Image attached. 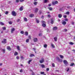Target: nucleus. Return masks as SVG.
Here are the masks:
<instances>
[{"mask_svg": "<svg viewBox=\"0 0 75 75\" xmlns=\"http://www.w3.org/2000/svg\"><path fill=\"white\" fill-rule=\"evenodd\" d=\"M63 62L65 65V67H67V66H68V63L67 61L66 60H64L63 61Z\"/></svg>", "mask_w": 75, "mask_h": 75, "instance_id": "nucleus-1", "label": "nucleus"}, {"mask_svg": "<svg viewBox=\"0 0 75 75\" xmlns=\"http://www.w3.org/2000/svg\"><path fill=\"white\" fill-rule=\"evenodd\" d=\"M11 13L12 15V16H16V15H17L16 13L14 11H12Z\"/></svg>", "mask_w": 75, "mask_h": 75, "instance_id": "nucleus-2", "label": "nucleus"}, {"mask_svg": "<svg viewBox=\"0 0 75 75\" xmlns=\"http://www.w3.org/2000/svg\"><path fill=\"white\" fill-rule=\"evenodd\" d=\"M2 43H4V44H6L7 42V39H4V40L2 41Z\"/></svg>", "mask_w": 75, "mask_h": 75, "instance_id": "nucleus-3", "label": "nucleus"}, {"mask_svg": "<svg viewBox=\"0 0 75 75\" xmlns=\"http://www.w3.org/2000/svg\"><path fill=\"white\" fill-rule=\"evenodd\" d=\"M58 1H56L55 2L53 1L52 2V5H55V4H58Z\"/></svg>", "mask_w": 75, "mask_h": 75, "instance_id": "nucleus-4", "label": "nucleus"}, {"mask_svg": "<svg viewBox=\"0 0 75 75\" xmlns=\"http://www.w3.org/2000/svg\"><path fill=\"white\" fill-rule=\"evenodd\" d=\"M57 58L59 62H62V59H59V57H57Z\"/></svg>", "mask_w": 75, "mask_h": 75, "instance_id": "nucleus-5", "label": "nucleus"}, {"mask_svg": "<svg viewBox=\"0 0 75 75\" xmlns=\"http://www.w3.org/2000/svg\"><path fill=\"white\" fill-rule=\"evenodd\" d=\"M44 62V58H42L41 60H40V62L41 64L43 63Z\"/></svg>", "mask_w": 75, "mask_h": 75, "instance_id": "nucleus-6", "label": "nucleus"}, {"mask_svg": "<svg viewBox=\"0 0 75 75\" xmlns=\"http://www.w3.org/2000/svg\"><path fill=\"white\" fill-rule=\"evenodd\" d=\"M15 31V29L14 28H13L11 29V32L12 34H13V32Z\"/></svg>", "mask_w": 75, "mask_h": 75, "instance_id": "nucleus-7", "label": "nucleus"}, {"mask_svg": "<svg viewBox=\"0 0 75 75\" xmlns=\"http://www.w3.org/2000/svg\"><path fill=\"white\" fill-rule=\"evenodd\" d=\"M58 29L57 27L55 26L53 27V30H57Z\"/></svg>", "mask_w": 75, "mask_h": 75, "instance_id": "nucleus-8", "label": "nucleus"}, {"mask_svg": "<svg viewBox=\"0 0 75 75\" xmlns=\"http://www.w3.org/2000/svg\"><path fill=\"white\" fill-rule=\"evenodd\" d=\"M7 49L8 51H11V49L10 48V47L8 46L7 47Z\"/></svg>", "mask_w": 75, "mask_h": 75, "instance_id": "nucleus-9", "label": "nucleus"}, {"mask_svg": "<svg viewBox=\"0 0 75 75\" xmlns=\"http://www.w3.org/2000/svg\"><path fill=\"white\" fill-rule=\"evenodd\" d=\"M1 50L2 52H3L4 53H5V52H6V50L5 49H1Z\"/></svg>", "mask_w": 75, "mask_h": 75, "instance_id": "nucleus-10", "label": "nucleus"}, {"mask_svg": "<svg viewBox=\"0 0 75 75\" xmlns=\"http://www.w3.org/2000/svg\"><path fill=\"white\" fill-rule=\"evenodd\" d=\"M35 56V55L34 54H30L29 57H34Z\"/></svg>", "mask_w": 75, "mask_h": 75, "instance_id": "nucleus-11", "label": "nucleus"}, {"mask_svg": "<svg viewBox=\"0 0 75 75\" xmlns=\"http://www.w3.org/2000/svg\"><path fill=\"white\" fill-rule=\"evenodd\" d=\"M38 40V39H37V38H34L33 39L34 42H37V41Z\"/></svg>", "mask_w": 75, "mask_h": 75, "instance_id": "nucleus-12", "label": "nucleus"}, {"mask_svg": "<svg viewBox=\"0 0 75 75\" xmlns=\"http://www.w3.org/2000/svg\"><path fill=\"white\" fill-rule=\"evenodd\" d=\"M34 14H30V15H29V17H34Z\"/></svg>", "mask_w": 75, "mask_h": 75, "instance_id": "nucleus-13", "label": "nucleus"}, {"mask_svg": "<svg viewBox=\"0 0 75 75\" xmlns=\"http://www.w3.org/2000/svg\"><path fill=\"white\" fill-rule=\"evenodd\" d=\"M62 24L63 25H65V24H67V22L65 21H64L62 22Z\"/></svg>", "mask_w": 75, "mask_h": 75, "instance_id": "nucleus-14", "label": "nucleus"}, {"mask_svg": "<svg viewBox=\"0 0 75 75\" xmlns=\"http://www.w3.org/2000/svg\"><path fill=\"white\" fill-rule=\"evenodd\" d=\"M38 8H36L35 10V13H37L38 12Z\"/></svg>", "mask_w": 75, "mask_h": 75, "instance_id": "nucleus-15", "label": "nucleus"}, {"mask_svg": "<svg viewBox=\"0 0 75 75\" xmlns=\"http://www.w3.org/2000/svg\"><path fill=\"white\" fill-rule=\"evenodd\" d=\"M23 6H21L20 8H19V10H20V11H22L23 10Z\"/></svg>", "mask_w": 75, "mask_h": 75, "instance_id": "nucleus-16", "label": "nucleus"}, {"mask_svg": "<svg viewBox=\"0 0 75 75\" xmlns=\"http://www.w3.org/2000/svg\"><path fill=\"white\" fill-rule=\"evenodd\" d=\"M25 35H26V36H28V33L27 32H25Z\"/></svg>", "mask_w": 75, "mask_h": 75, "instance_id": "nucleus-17", "label": "nucleus"}, {"mask_svg": "<svg viewBox=\"0 0 75 75\" xmlns=\"http://www.w3.org/2000/svg\"><path fill=\"white\" fill-rule=\"evenodd\" d=\"M42 26L43 27H46V24H45V23L42 24Z\"/></svg>", "mask_w": 75, "mask_h": 75, "instance_id": "nucleus-18", "label": "nucleus"}, {"mask_svg": "<svg viewBox=\"0 0 75 75\" xmlns=\"http://www.w3.org/2000/svg\"><path fill=\"white\" fill-rule=\"evenodd\" d=\"M32 61H33L32 59L29 60L28 62V64H30V62H31Z\"/></svg>", "mask_w": 75, "mask_h": 75, "instance_id": "nucleus-19", "label": "nucleus"}, {"mask_svg": "<svg viewBox=\"0 0 75 75\" xmlns=\"http://www.w3.org/2000/svg\"><path fill=\"white\" fill-rule=\"evenodd\" d=\"M43 47H44V48H47V44L44 45Z\"/></svg>", "mask_w": 75, "mask_h": 75, "instance_id": "nucleus-20", "label": "nucleus"}, {"mask_svg": "<svg viewBox=\"0 0 75 75\" xmlns=\"http://www.w3.org/2000/svg\"><path fill=\"white\" fill-rule=\"evenodd\" d=\"M51 46H52V48H55V46H54V45L52 43L51 44Z\"/></svg>", "mask_w": 75, "mask_h": 75, "instance_id": "nucleus-21", "label": "nucleus"}, {"mask_svg": "<svg viewBox=\"0 0 75 75\" xmlns=\"http://www.w3.org/2000/svg\"><path fill=\"white\" fill-rule=\"evenodd\" d=\"M54 39L55 41H57V37H54Z\"/></svg>", "mask_w": 75, "mask_h": 75, "instance_id": "nucleus-22", "label": "nucleus"}, {"mask_svg": "<svg viewBox=\"0 0 75 75\" xmlns=\"http://www.w3.org/2000/svg\"><path fill=\"white\" fill-rule=\"evenodd\" d=\"M58 17L59 18H61L62 17V15L61 14H59L58 16Z\"/></svg>", "mask_w": 75, "mask_h": 75, "instance_id": "nucleus-23", "label": "nucleus"}, {"mask_svg": "<svg viewBox=\"0 0 75 75\" xmlns=\"http://www.w3.org/2000/svg\"><path fill=\"white\" fill-rule=\"evenodd\" d=\"M74 65V63H71V64L70 65V67H72V66H73Z\"/></svg>", "mask_w": 75, "mask_h": 75, "instance_id": "nucleus-24", "label": "nucleus"}, {"mask_svg": "<svg viewBox=\"0 0 75 75\" xmlns=\"http://www.w3.org/2000/svg\"><path fill=\"white\" fill-rule=\"evenodd\" d=\"M59 56L61 58H62V59H63V58H64V56H63L60 55H59Z\"/></svg>", "mask_w": 75, "mask_h": 75, "instance_id": "nucleus-25", "label": "nucleus"}, {"mask_svg": "<svg viewBox=\"0 0 75 75\" xmlns=\"http://www.w3.org/2000/svg\"><path fill=\"white\" fill-rule=\"evenodd\" d=\"M24 21H27V19L26 18H24Z\"/></svg>", "mask_w": 75, "mask_h": 75, "instance_id": "nucleus-26", "label": "nucleus"}, {"mask_svg": "<svg viewBox=\"0 0 75 75\" xmlns=\"http://www.w3.org/2000/svg\"><path fill=\"white\" fill-rule=\"evenodd\" d=\"M14 55H18V53L17 52H15L14 54Z\"/></svg>", "mask_w": 75, "mask_h": 75, "instance_id": "nucleus-27", "label": "nucleus"}, {"mask_svg": "<svg viewBox=\"0 0 75 75\" xmlns=\"http://www.w3.org/2000/svg\"><path fill=\"white\" fill-rule=\"evenodd\" d=\"M41 67L43 68H45V65H44V64H41Z\"/></svg>", "mask_w": 75, "mask_h": 75, "instance_id": "nucleus-28", "label": "nucleus"}, {"mask_svg": "<svg viewBox=\"0 0 75 75\" xmlns=\"http://www.w3.org/2000/svg\"><path fill=\"white\" fill-rule=\"evenodd\" d=\"M69 44L70 45H74V43L72 42H71L69 43Z\"/></svg>", "mask_w": 75, "mask_h": 75, "instance_id": "nucleus-29", "label": "nucleus"}, {"mask_svg": "<svg viewBox=\"0 0 75 75\" xmlns=\"http://www.w3.org/2000/svg\"><path fill=\"white\" fill-rule=\"evenodd\" d=\"M50 10V11H52V8L51 7H50L48 8Z\"/></svg>", "mask_w": 75, "mask_h": 75, "instance_id": "nucleus-30", "label": "nucleus"}, {"mask_svg": "<svg viewBox=\"0 0 75 75\" xmlns=\"http://www.w3.org/2000/svg\"><path fill=\"white\" fill-rule=\"evenodd\" d=\"M17 49L18 50V51H20V47L18 46L17 47Z\"/></svg>", "mask_w": 75, "mask_h": 75, "instance_id": "nucleus-31", "label": "nucleus"}, {"mask_svg": "<svg viewBox=\"0 0 75 75\" xmlns=\"http://www.w3.org/2000/svg\"><path fill=\"white\" fill-rule=\"evenodd\" d=\"M8 23L9 24H12V23H13V22L11 21H10L9 22H8Z\"/></svg>", "mask_w": 75, "mask_h": 75, "instance_id": "nucleus-32", "label": "nucleus"}, {"mask_svg": "<svg viewBox=\"0 0 75 75\" xmlns=\"http://www.w3.org/2000/svg\"><path fill=\"white\" fill-rule=\"evenodd\" d=\"M37 3H38L37 2H35L34 3V5H37Z\"/></svg>", "mask_w": 75, "mask_h": 75, "instance_id": "nucleus-33", "label": "nucleus"}, {"mask_svg": "<svg viewBox=\"0 0 75 75\" xmlns=\"http://www.w3.org/2000/svg\"><path fill=\"white\" fill-rule=\"evenodd\" d=\"M2 29H3V30H6V28L5 27H3L2 28Z\"/></svg>", "mask_w": 75, "mask_h": 75, "instance_id": "nucleus-34", "label": "nucleus"}, {"mask_svg": "<svg viewBox=\"0 0 75 75\" xmlns=\"http://www.w3.org/2000/svg\"><path fill=\"white\" fill-rule=\"evenodd\" d=\"M0 24L2 25H4V23H3V22H0Z\"/></svg>", "mask_w": 75, "mask_h": 75, "instance_id": "nucleus-35", "label": "nucleus"}, {"mask_svg": "<svg viewBox=\"0 0 75 75\" xmlns=\"http://www.w3.org/2000/svg\"><path fill=\"white\" fill-rule=\"evenodd\" d=\"M26 42H29V39H28L26 40Z\"/></svg>", "mask_w": 75, "mask_h": 75, "instance_id": "nucleus-36", "label": "nucleus"}, {"mask_svg": "<svg viewBox=\"0 0 75 75\" xmlns=\"http://www.w3.org/2000/svg\"><path fill=\"white\" fill-rule=\"evenodd\" d=\"M20 33L21 34H23L24 33V31H21Z\"/></svg>", "mask_w": 75, "mask_h": 75, "instance_id": "nucleus-37", "label": "nucleus"}, {"mask_svg": "<svg viewBox=\"0 0 75 75\" xmlns=\"http://www.w3.org/2000/svg\"><path fill=\"white\" fill-rule=\"evenodd\" d=\"M40 74H41L42 75H43V74H44V72H40Z\"/></svg>", "mask_w": 75, "mask_h": 75, "instance_id": "nucleus-38", "label": "nucleus"}, {"mask_svg": "<svg viewBox=\"0 0 75 75\" xmlns=\"http://www.w3.org/2000/svg\"><path fill=\"white\" fill-rule=\"evenodd\" d=\"M5 14H8V11H6L5 12Z\"/></svg>", "mask_w": 75, "mask_h": 75, "instance_id": "nucleus-39", "label": "nucleus"}, {"mask_svg": "<svg viewBox=\"0 0 75 75\" xmlns=\"http://www.w3.org/2000/svg\"><path fill=\"white\" fill-rule=\"evenodd\" d=\"M66 14H68V15H69V11H67V12H66Z\"/></svg>", "mask_w": 75, "mask_h": 75, "instance_id": "nucleus-40", "label": "nucleus"}, {"mask_svg": "<svg viewBox=\"0 0 75 75\" xmlns=\"http://www.w3.org/2000/svg\"><path fill=\"white\" fill-rule=\"evenodd\" d=\"M42 24H45V21H42Z\"/></svg>", "mask_w": 75, "mask_h": 75, "instance_id": "nucleus-41", "label": "nucleus"}, {"mask_svg": "<svg viewBox=\"0 0 75 75\" xmlns=\"http://www.w3.org/2000/svg\"><path fill=\"white\" fill-rule=\"evenodd\" d=\"M21 59H24V57H23V56H21Z\"/></svg>", "mask_w": 75, "mask_h": 75, "instance_id": "nucleus-42", "label": "nucleus"}, {"mask_svg": "<svg viewBox=\"0 0 75 75\" xmlns=\"http://www.w3.org/2000/svg\"><path fill=\"white\" fill-rule=\"evenodd\" d=\"M36 23H39V20H36Z\"/></svg>", "mask_w": 75, "mask_h": 75, "instance_id": "nucleus-43", "label": "nucleus"}, {"mask_svg": "<svg viewBox=\"0 0 75 75\" xmlns=\"http://www.w3.org/2000/svg\"><path fill=\"white\" fill-rule=\"evenodd\" d=\"M47 0H45L44 1V3H47Z\"/></svg>", "mask_w": 75, "mask_h": 75, "instance_id": "nucleus-44", "label": "nucleus"}, {"mask_svg": "<svg viewBox=\"0 0 75 75\" xmlns=\"http://www.w3.org/2000/svg\"><path fill=\"white\" fill-rule=\"evenodd\" d=\"M52 66L53 67H55V64H54V63H52Z\"/></svg>", "mask_w": 75, "mask_h": 75, "instance_id": "nucleus-45", "label": "nucleus"}, {"mask_svg": "<svg viewBox=\"0 0 75 75\" xmlns=\"http://www.w3.org/2000/svg\"><path fill=\"white\" fill-rule=\"evenodd\" d=\"M65 21H68V19L67 18L65 19Z\"/></svg>", "mask_w": 75, "mask_h": 75, "instance_id": "nucleus-46", "label": "nucleus"}, {"mask_svg": "<svg viewBox=\"0 0 75 75\" xmlns=\"http://www.w3.org/2000/svg\"><path fill=\"white\" fill-rule=\"evenodd\" d=\"M51 23L52 24H53V23H54V21L52 20Z\"/></svg>", "mask_w": 75, "mask_h": 75, "instance_id": "nucleus-47", "label": "nucleus"}, {"mask_svg": "<svg viewBox=\"0 0 75 75\" xmlns=\"http://www.w3.org/2000/svg\"><path fill=\"white\" fill-rule=\"evenodd\" d=\"M28 38L29 39H30V40L31 39V36L30 35L28 36Z\"/></svg>", "mask_w": 75, "mask_h": 75, "instance_id": "nucleus-48", "label": "nucleus"}, {"mask_svg": "<svg viewBox=\"0 0 75 75\" xmlns=\"http://www.w3.org/2000/svg\"><path fill=\"white\" fill-rule=\"evenodd\" d=\"M20 72L21 73L23 72V70L22 69H21L20 70Z\"/></svg>", "mask_w": 75, "mask_h": 75, "instance_id": "nucleus-49", "label": "nucleus"}, {"mask_svg": "<svg viewBox=\"0 0 75 75\" xmlns=\"http://www.w3.org/2000/svg\"><path fill=\"white\" fill-rule=\"evenodd\" d=\"M16 59H19V57L17 56L16 57Z\"/></svg>", "mask_w": 75, "mask_h": 75, "instance_id": "nucleus-50", "label": "nucleus"}, {"mask_svg": "<svg viewBox=\"0 0 75 75\" xmlns=\"http://www.w3.org/2000/svg\"><path fill=\"white\" fill-rule=\"evenodd\" d=\"M48 17H51V15L50 14H49L48 15V16H47Z\"/></svg>", "mask_w": 75, "mask_h": 75, "instance_id": "nucleus-51", "label": "nucleus"}, {"mask_svg": "<svg viewBox=\"0 0 75 75\" xmlns=\"http://www.w3.org/2000/svg\"><path fill=\"white\" fill-rule=\"evenodd\" d=\"M39 36H41L42 35V33H40L39 34Z\"/></svg>", "mask_w": 75, "mask_h": 75, "instance_id": "nucleus-52", "label": "nucleus"}, {"mask_svg": "<svg viewBox=\"0 0 75 75\" xmlns=\"http://www.w3.org/2000/svg\"><path fill=\"white\" fill-rule=\"evenodd\" d=\"M64 31H65V32H67V29H64Z\"/></svg>", "mask_w": 75, "mask_h": 75, "instance_id": "nucleus-53", "label": "nucleus"}, {"mask_svg": "<svg viewBox=\"0 0 75 75\" xmlns=\"http://www.w3.org/2000/svg\"><path fill=\"white\" fill-rule=\"evenodd\" d=\"M64 18H67V15H64L63 16Z\"/></svg>", "mask_w": 75, "mask_h": 75, "instance_id": "nucleus-54", "label": "nucleus"}, {"mask_svg": "<svg viewBox=\"0 0 75 75\" xmlns=\"http://www.w3.org/2000/svg\"><path fill=\"white\" fill-rule=\"evenodd\" d=\"M71 24H72V25H74V22H72Z\"/></svg>", "mask_w": 75, "mask_h": 75, "instance_id": "nucleus-55", "label": "nucleus"}, {"mask_svg": "<svg viewBox=\"0 0 75 75\" xmlns=\"http://www.w3.org/2000/svg\"><path fill=\"white\" fill-rule=\"evenodd\" d=\"M20 21V19H18L17 20V22H18L19 21Z\"/></svg>", "mask_w": 75, "mask_h": 75, "instance_id": "nucleus-56", "label": "nucleus"}, {"mask_svg": "<svg viewBox=\"0 0 75 75\" xmlns=\"http://www.w3.org/2000/svg\"><path fill=\"white\" fill-rule=\"evenodd\" d=\"M51 6V4H49L48 6L49 7H50V6Z\"/></svg>", "mask_w": 75, "mask_h": 75, "instance_id": "nucleus-57", "label": "nucleus"}, {"mask_svg": "<svg viewBox=\"0 0 75 75\" xmlns=\"http://www.w3.org/2000/svg\"><path fill=\"white\" fill-rule=\"evenodd\" d=\"M46 70H47V71H49V68H47L46 69Z\"/></svg>", "mask_w": 75, "mask_h": 75, "instance_id": "nucleus-58", "label": "nucleus"}, {"mask_svg": "<svg viewBox=\"0 0 75 75\" xmlns=\"http://www.w3.org/2000/svg\"><path fill=\"white\" fill-rule=\"evenodd\" d=\"M16 3H18V2H19V0H16Z\"/></svg>", "mask_w": 75, "mask_h": 75, "instance_id": "nucleus-59", "label": "nucleus"}, {"mask_svg": "<svg viewBox=\"0 0 75 75\" xmlns=\"http://www.w3.org/2000/svg\"><path fill=\"white\" fill-rule=\"evenodd\" d=\"M69 68H68V69L67 70V72L69 71Z\"/></svg>", "mask_w": 75, "mask_h": 75, "instance_id": "nucleus-60", "label": "nucleus"}, {"mask_svg": "<svg viewBox=\"0 0 75 75\" xmlns=\"http://www.w3.org/2000/svg\"><path fill=\"white\" fill-rule=\"evenodd\" d=\"M35 74L34 73V72H33L32 74V75H35Z\"/></svg>", "mask_w": 75, "mask_h": 75, "instance_id": "nucleus-61", "label": "nucleus"}, {"mask_svg": "<svg viewBox=\"0 0 75 75\" xmlns=\"http://www.w3.org/2000/svg\"><path fill=\"white\" fill-rule=\"evenodd\" d=\"M72 51H73V52H75V50L73 49V50H72Z\"/></svg>", "mask_w": 75, "mask_h": 75, "instance_id": "nucleus-62", "label": "nucleus"}, {"mask_svg": "<svg viewBox=\"0 0 75 75\" xmlns=\"http://www.w3.org/2000/svg\"><path fill=\"white\" fill-rule=\"evenodd\" d=\"M20 2H23V1H24V0H20Z\"/></svg>", "mask_w": 75, "mask_h": 75, "instance_id": "nucleus-63", "label": "nucleus"}, {"mask_svg": "<svg viewBox=\"0 0 75 75\" xmlns=\"http://www.w3.org/2000/svg\"><path fill=\"white\" fill-rule=\"evenodd\" d=\"M41 18H44V16H42L41 17Z\"/></svg>", "mask_w": 75, "mask_h": 75, "instance_id": "nucleus-64", "label": "nucleus"}]
</instances>
